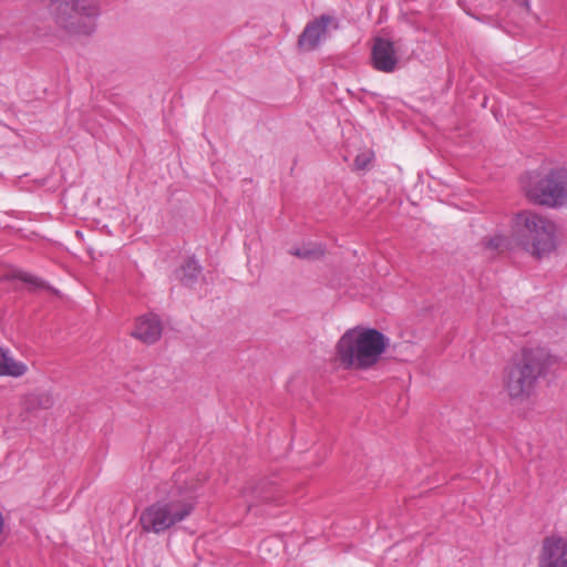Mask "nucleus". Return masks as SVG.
<instances>
[{
	"label": "nucleus",
	"mask_w": 567,
	"mask_h": 567,
	"mask_svg": "<svg viewBox=\"0 0 567 567\" xmlns=\"http://www.w3.org/2000/svg\"><path fill=\"white\" fill-rule=\"evenodd\" d=\"M188 478V473L178 472L171 481L157 486L156 499L140 515V524L145 533H165L190 516L198 495Z\"/></svg>",
	"instance_id": "nucleus-1"
},
{
	"label": "nucleus",
	"mask_w": 567,
	"mask_h": 567,
	"mask_svg": "<svg viewBox=\"0 0 567 567\" xmlns=\"http://www.w3.org/2000/svg\"><path fill=\"white\" fill-rule=\"evenodd\" d=\"M389 339L373 328L355 327L347 330L336 346V358L344 369L367 370L379 362Z\"/></svg>",
	"instance_id": "nucleus-2"
},
{
	"label": "nucleus",
	"mask_w": 567,
	"mask_h": 567,
	"mask_svg": "<svg viewBox=\"0 0 567 567\" xmlns=\"http://www.w3.org/2000/svg\"><path fill=\"white\" fill-rule=\"evenodd\" d=\"M511 239L537 259L548 257L558 245L555 223L534 210H522L513 217Z\"/></svg>",
	"instance_id": "nucleus-3"
},
{
	"label": "nucleus",
	"mask_w": 567,
	"mask_h": 567,
	"mask_svg": "<svg viewBox=\"0 0 567 567\" xmlns=\"http://www.w3.org/2000/svg\"><path fill=\"white\" fill-rule=\"evenodd\" d=\"M557 363L545 348H525L508 368L505 388L514 400H525L534 392L537 380Z\"/></svg>",
	"instance_id": "nucleus-4"
},
{
	"label": "nucleus",
	"mask_w": 567,
	"mask_h": 567,
	"mask_svg": "<svg viewBox=\"0 0 567 567\" xmlns=\"http://www.w3.org/2000/svg\"><path fill=\"white\" fill-rule=\"evenodd\" d=\"M54 24L70 35H90L101 16V0H49Z\"/></svg>",
	"instance_id": "nucleus-5"
},
{
	"label": "nucleus",
	"mask_w": 567,
	"mask_h": 567,
	"mask_svg": "<svg viewBox=\"0 0 567 567\" xmlns=\"http://www.w3.org/2000/svg\"><path fill=\"white\" fill-rule=\"evenodd\" d=\"M527 197L536 204L551 208L567 205V168L549 169L536 182L525 186Z\"/></svg>",
	"instance_id": "nucleus-6"
},
{
	"label": "nucleus",
	"mask_w": 567,
	"mask_h": 567,
	"mask_svg": "<svg viewBox=\"0 0 567 567\" xmlns=\"http://www.w3.org/2000/svg\"><path fill=\"white\" fill-rule=\"evenodd\" d=\"M537 567H567V539L549 535L543 539Z\"/></svg>",
	"instance_id": "nucleus-7"
},
{
	"label": "nucleus",
	"mask_w": 567,
	"mask_h": 567,
	"mask_svg": "<svg viewBox=\"0 0 567 567\" xmlns=\"http://www.w3.org/2000/svg\"><path fill=\"white\" fill-rule=\"evenodd\" d=\"M371 61L375 70L393 72L399 61L394 43L388 39L377 38L371 51Z\"/></svg>",
	"instance_id": "nucleus-8"
},
{
	"label": "nucleus",
	"mask_w": 567,
	"mask_h": 567,
	"mask_svg": "<svg viewBox=\"0 0 567 567\" xmlns=\"http://www.w3.org/2000/svg\"><path fill=\"white\" fill-rule=\"evenodd\" d=\"M332 17L322 14L318 19L307 23L299 35L298 45L307 51L315 50L327 33L328 25L332 22Z\"/></svg>",
	"instance_id": "nucleus-9"
},
{
	"label": "nucleus",
	"mask_w": 567,
	"mask_h": 567,
	"mask_svg": "<svg viewBox=\"0 0 567 567\" xmlns=\"http://www.w3.org/2000/svg\"><path fill=\"white\" fill-rule=\"evenodd\" d=\"M275 492V486L268 482L248 483L243 489V498L247 509H251L252 506L261 502L278 503Z\"/></svg>",
	"instance_id": "nucleus-10"
},
{
	"label": "nucleus",
	"mask_w": 567,
	"mask_h": 567,
	"mask_svg": "<svg viewBox=\"0 0 567 567\" xmlns=\"http://www.w3.org/2000/svg\"><path fill=\"white\" fill-rule=\"evenodd\" d=\"M132 334L145 343L156 342L162 334L161 321L155 315L138 318Z\"/></svg>",
	"instance_id": "nucleus-11"
},
{
	"label": "nucleus",
	"mask_w": 567,
	"mask_h": 567,
	"mask_svg": "<svg viewBox=\"0 0 567 567\" xmlns=\"http://www.w3.org/2000/svg\"><path fill=\"white\" fill-rule=\"evenodd\" d=\"M28 371L24 362L16 360L9 349L0 346V377L20 378Z\"/></svg>",
	"instance_id": "nucleus-12"
},
{
	"label": "nucleus",
	"mask_w": 567,
	"mask_h": 567,
	"mask_svg": "<svg viewBox=\"0 0 567 567\" xmlns=\"http://www.w3.org/2000/svg\"><path fill=\"white\" fill-rule=\"evenodd\" d=\"M54 404V399L50 392L31 393L24 398L23 405L28 411L48 410Z\"/></svg>",
	"instance_id": "nucleus-13"
},
{
	"label": "nucleus",
	"mask_w": 567,
	"mask_h": 567,
	"mask_svg": "<svg viewBox=\"0 0 567 567\" xmlns=\"http://www.w3.org/2000/svg\"><path fill=\"white\" fill-rule=\"evenodd\" d=\"M202 272V267L195 258L185 260L181 268V280L186 286H193Z\"/></svg>",
	"instance_id": "nucleus-14"
},
{
	"label": "nucleus",
	"mask_w": 567,
	"mask_h": 567,
	"mask_svg": "<svg viewBox=\"0 0 567 567\" xmlns=\"http://www.w3.org/2000/svg\"><path fill=\"white\" fill-rule=\"evenodd\" d=\"M323 248L320 244H305L299 248H296L291 254L302 259H318L323 256Z\"/></svg>",
	"instance_id": "nucleus-15"
},
{
	"label": "nucleus",
	"mask_w": 567,
	"mask_h": 567,
	"mask_svg": "<svg viewBox=\"0 0 567 567\" xmlns=\"http://www.w3.org/2000/svg\"><path fill=\"white\" fill-rule=\"evenodd\" d=\"M486 246L494 250H506L511 247V240L504 235H495L488 239Z\"/></svg>",
	"instance_id": "nucleus-16"
},
{
	"label": "nucleus",
	"mask_w": 567,
	"mask_h": 567,
	"mask_svg": "<svg viewBox=\"0 0 567 567\" xmlns=\"http://www.w3.org/2000/svg\"><path fill=\"white\" fill-rule=\"evenodd\" d=\"M371 162V156L368 153L359 154L354 159V166L358 169H365Z\"/></svg>",
	"instance_id": "nucleus-17"
},
{
	"label": "nucleus",
	"mask_w": 567,
	"mask_h": 567,
	"mask_svg": "<svg viewBox=\"0 0 567 567\" xmlns=\"http://www.w3.org/2000/svg\"><path fill=\"white\" fill-rule=\"evenodd\" d=\"M14 277L18 278L19 280L27 282L29 285H32V286L40 285L39 279L37 277H34L28 272H24V271H17Z\"/></svg>",
	"instance_id": "nucleus-18"
},
{
	"label": "nucleus",
	"mask_w": 567,
	"mask_h": 567,
	"mask_svg": "<svg viewBox=\"0 0 567 567\" xmlns=\"http://www.w3.org/2000/svg\"><path fill=\"white\" fill-rule=\"evenodd\" d=\"M514 1L517 2L522 7H525V8L529 7L528 0H514Z\"/></svg>",
	"instance_id": "nucleus-19"
},
{
	"label": "nucleus",
	"mask_w": 567,
	"mask_h": 567,
	"mask_svg": "<svg viewBox=\"0 0 567 567\" xmlns=\"http://www.w3.org/2000/svg\"><path fill=\"white\" fill-rule=\"evenodd\" d=\"M269 544H270V540H264V542H262V544H261V547H260V548H261V550H262L264 548H266Z\"/></svg>",
	"instance_id": "nucleus-20"
}]
</instances>
